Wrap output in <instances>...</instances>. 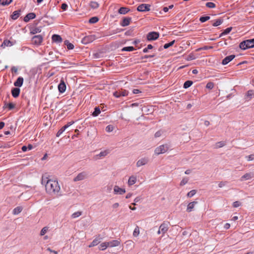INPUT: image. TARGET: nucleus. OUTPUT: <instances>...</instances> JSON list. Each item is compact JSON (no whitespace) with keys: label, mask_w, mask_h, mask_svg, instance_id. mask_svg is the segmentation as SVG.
<instances>
[{"label":"nucleus","mask_w":254,"mask_h":254,"mask_svg":"<svg viewBox=\"0 0 254 254\" xmlns=\"http://www.w3.org/2000/svg\"><path fill=\"white\" fill-rule=\"evenodd\" d=\"M227 184H228L227 181H221V182H219V183L218 184V187L219 188H222L224 186H226Z\"/></svg>","instance_id":"54"},{"label":"nucleus","mask_w":254,"mask_h":254,"mask_svg":"<svg viewBox=\"0 0 254 254\" xmlns=\"http://www.w3.org/2000/svg\"><path fill=\"white\" fill-rule=\"evenodd\" d=\"M130 9L127 7H122L118 10V12L120 14H126L129 11Z\"/></svg>","instance_id":"23"},{"label":"nucleus","mask_w":254,"mask_h":254,"mask_svg":"<svg viewBox=\"0 0 254 254\" xmlns=\"http://www.w3.org/2000/svg\"><path fill=\"white\" fill-rule=\"evenodd\" d=\"M161 134L162 131L161 130H159L155 133L154 136L155 137H160L161 135Z\"/></svg>","instance_id":"58"},{"label":"nucleus","mask_w":254,"mask_h":254,"mask_svg":"<svg viewBox=\"0 0 254 254\" xmlns=\"http://www.w3.org/2000/svg\"><path fill=\"white\" fill-rule=\"evenodd\" d=\"M128 91L125 89H121L114 92L113 95L116 98H119L122 96H126L128 95Z\"/></svg>","instance_id":"7"},{"label":"nucleus","mask_w":254,"mask_h":254,"mask_svg":"<svg viewBox=\"0 0 254 254\" xmlns=\"http://www.w3.org/2000/svg\"><path fill=\"white\" fill-rule=\"evenodd\" d=\"M219 144L218 147H221L225 145V143L223 141H220L217 143Z\"/></svg>","instance_id":"64"},{"label":"nucleus","mask_w":254,"mask_h":254,"mask_svg":"<svg viewBox=\"0 0 254 254\" xmlns=\"http://www.w3.org/2000/svg\"><path fill=\"white\" fill-rule=\"evenodd\" d=\"M45 189L46 192L49 194H56L60 191L61 189L58 181L51 180L47 181Z\"/></svg>","instance_id":"1"},{"label":"nucleus","mask_w":254,"mask_h":254,"mask_svg":"<svg viewBox=\"0 0 254 254\" xmlns=\"http://www.w3.org/2000/svg\"><path fill=\"white\" fill-rule=\"evenodd\" d=\"M210 17H200L199 20L201 22L203 23L210 19Z\"/></svg>","instance_id":"52"},{"label":"nucleus","mask_w":254,"mask_h":254,"mask_svg":"<svg viewBox=\"0 0 254 254\" xmlns=\"http://www.w3.org/2000/svg\"><path fill=\"white\" fill-rule=\"evenodd\" d=\"M100 113H101V111H100V108L99 107H96L94 108V111L92 113V115L93 117H97L100 114Z\"/></svg>","instance_id":"29"},{"label":"nucleus","mask_w":254,"mask_h":254,"mask_svg":"<svg viewBox=\"0 0 254 254\" xmlns=\"http://www.w3.org/2000/svg\"><path fill=\"white\" fill-rule=\"evenodd\" d=\"M67 7V5L66 3H63L61 6V8L63 10H66Z\"/></svg>","instance_id":"61"},{"label":"nucleus","mask_w":254,"mask_h":254,"mask_svg":"<svg viewBox=\"0 0 254 254\" xmlns=\"http://www.w3.org/2000/svg\"><path fill=\"white\" fill-rule=\"evenodd\" d=\"M108 153L107 150L101 151L99 154L96 155L97 159H100L103 157L106 156Z\"/></svg>","instance_id":"32"},{"label":"nucleus","mask_w":254,"mask_h":254,"mask_svg":"<svg viewBox=\"0 0 254 254\" xmlns=\"http://www.w3.org/2000/svg\"><path fill=\"white\" fill-rule=\"evenodd\" d=\"M241 204V203L238 201H236L233 202V206L234 207H239Z\"/></svg>","instance_id":"57"},{"label":"nucleus","mask_w":254,"mask_h":254,"mask_svg":"<svg viewBox=\"0 0 254 254\" xmlns=\"http://www.w3.org/2000/svg\"><path fill=\"white\" fill-rule=\"evenodd\" d=\"M214 87V83L211 82H208L206 85V88L209 89H212Z\"/></svg>","instance_id":"48"},{"label":"nucleus","mask_w":254,"mask_h":254,"mask_svg":"<svg viewBox=\"0 0 254 254\" xmlns=\"http://www.w3.org/2000/svg\"><path fill=\"white\" fill-rule=\"evenodd\" d=\"M101 239L102 238L99 236L91 242L89 247H92L97 246L98 244L100 243Z\"/></svg>","instance_id":"20"},{"label":"nucleus","mask_w":254,"mask_h":254,"mask_svg":"<svg viewBox=\"0 0 254 254\" xmlns=\"http://www.w3.org/2000/svg\"><path fill=\"white\" fill-rule=\"evenodd\" d=\"M141 92L138 89H134L132 90V93L133 94H138L139 93H141Z\"/></svg>","instance_id":"63"},{"label":"nucleus","mask_w":254,"mask_h":254,"mask_svg":"<svg viewBox=\"0 0 254 254\" xmlns=\"http://www.w3.org/2000/svg\"><path fill=\"white\" fill-rule=\"evenodd\" d=\"M197 203V201H194L189 203L187 206V211L190 212L192 211L195 204Z\"/></svg>","instance_id":"21"},{"label":"nucleus","mask_w":254,"mask_h":254,"mask_svg":"<svg viewBox=\"0 0 254 254\" xmlns=\"http://www.w3.org/2000/svg\"><path fill=\"white\" fill-rule=\"evenodd\" d=\"M148 162V159L147 158H142L138 160L136 162V166L139 167L141 166L145 165Z\"/></svg>","instance_id":"15"},{"label":"nucleus","mask_w":254,"mask_h":254,"mask_svg":"<svg viewBox=\"0 0 254 254\" xmlns=\"http://www.w3.org/2000/svg\"><path fill=\"white\" fill-rule=\"evenodd\" d=\"M126 192L125 189L120 188L118 186H115L114 188V193L115 194L122 195Z\"/></svg>","instance_id":"12"},{"label":"nucleus","mask_w":254,"mask_h":254,"mask_svg":"<svg viewBox=\"0 0 254 254\" xmlns=\"http://www.w3.org/2000/svg\"><path fill=\"white\" fill-rule=\"evenodd\" d=\"M81 214H82L81 211H77V212L73 213L71 215V217L72 218H77V217L80 216V215H81Z\"/></svg>","instance_id":"43"},{"label":"nucleus","mask_w":254,"mask_h":254,"mask_svg":"<svg viewBox=\"0 0 254 254\" xmlns=\"http://www.w3.org/2000/svg\"><path fill=\"white\" fill-rule=\"evenodd\" d=\"M4 107H6L8 108L9 110H12L14 108L15 105L12 103H9L8 104H5Z\"/></svg>","instance_id":"44"},{"label":"nucleus","mask_w":254,"mask_h":254,"mask_svg":"<svg viewBox=\"0 0 254 254\" xmlns=\"http://www.w3.org/2000/svg\"><path fill=\"white\" fill-rule=\"evenodd\" d=\"M248 161L253 160L254 159V155L251 154L246 157Z\"/></svg>","instance_id":"59"},{"label":"nucleus","mask_w":254,"mask_h":254,"mask_svg":"<svg viewBox=\"0 0 254 254\" xmlns=\"http://www.w3.org/2000/svg\"><path fill=\"white\" fill-rule=\"evenodd\" d=\"M139 234V228L138 226H136L135 228L134 229L133 232V235L134 237H137Z\"/></svg>","instance_id":"39"},{"label":"nucleus","mask_w":254,"mask_h":254,"mask_svg":"<svg viewBox=\"0 0 254 254\" xmlns=\"http://www.w3.org/2000/svg\"><path fill=\"white\" fill-rule=\"evenodd\" d=\"M108 247H109V243L106 242L102 243L99 246V249L100 250L104 251Z\"/></svg>","instance_id":"30"},{"label":"nucleus","mask_w":254,"mask_h":254,"mask_svg":"<svg viewBox=\"0 0 254 254\" xmlns=\"http://www.w3.org/2000/svg\"><path fill=\"white\" fill-rule=\"evenodd\" d=\"M196 190H192L188 193L187 196L188 197H191L196 193Z\"/></svg>","instance_id":"45"},{"label":"nucleus","mask_w":254,"mask_h":254,"mask_svg":"<svg viewBox=\"0 0 254 254\" xmlns=\"http://www.w3.org/2000/svg\"><path fill=\"white\" fill-rule=\"evenodd\" d=\"M131 18L130 17H124L120 22V25L123 27L127 26L130 24Z\"/></svg>","instance_id":"16"},{"label":"nucleus","mask_w":254,"mask_h":254,"mask_svg":"<svg viewBox=\"0 0 254 254\" xmlns=\"http://www.w3.org/2000/svg\"><path fill=\"white\" fill-rule=\"evenodd\" d=\"M90 6L93 8H97L99 6V4L96 1H92L90 3Z\"/></svg>","instance_id":"38"},{"label":"nucleus","mask_w":254,"mask_h":254,"mask_svg":"<svg viewBox=\"0 0 254 254\" xmlns=\"http://www.w3.org/2000/svg\"><path fill=\"white\" fill-rule=\"evenodd\" d=\"M175 42V40H173L168 43H166L164 45V48L166 49L169 48L170 47L173 46Z\"/></svg>","instance_id":"41"},{"label":"nucleus","mask_w":254,"mask_h":254,"mask_svg":"<svg viewBox=\"0 0 254 254\" xmlns=\"http://www.w3.org/2000/svg\"><path fill=\"white\" fill-rule=\"evenodd\" d=\"M88 177V173L86 171H83L79 173L76 177L73 179L74 182H77L82 181L87 179Z\"/></svg>","instance_id":"4"},{"label":"nucleus","mask_w":254,"mask_h":254,"mask_svg":"<svg viewBox=\"0 0 254 254\" xmlns=\"http://www.w3.org/2000/svg\"><path fill=\"white\" fill-rule=\"evenodd\" d=\"M205 5L209 8H213L215 6V3L212 2H208L206 3Z\"/></svg>","instance_id":"50"},{"label":"nucleus","mask_w":254,"mask_h":254,"mask_svg":"<svg viewBox=\"0 0 254 254\" xmlns=\"http://www.w3.org/2000/svg\"><path fill=\"white\" fill-rule=\"evenodd\" d=\"M74 122L73 121L68 122L66 125H64V127H66V129L69 126L72 125Z\"/></svg>","instance_id":"60"},{"label":"nucleus","mask_w":254,"mask_h":254,"mask_svg":"<svg viewBox=\"0 0 254 254\" xmlns=\"http://www.w3.org/2000/svg\"><path fill=\"white\" fill-rule=\"evenodd\" d=\"M150 5L147 4H141L139 5L137 9L139 11H146L150 10Z\"/></svg>","instance_id":"11"},{"label":"nucleus","mask_w":254,"mask_h":254,"mask_svg":"<svg viewBox=\"0 0 254 254\" xmlns=\"http://www.w3.org/2000/svg\"><path fill=\"white\" fill-rule=\"evenodd\" d=\"M66 89V85L63 80H61L58 85V90L60 93H63L65 92Z\"/></svg>","instance_id":"14"},{"label":"nucleus","mask_w":254,"mask_h":254,"mask_svg":"<svg viewBox=\"0 0 254 254\" xmlns=\"http://www.w3.org/2000/svg\"><path fill=\"white\" fill-rule=\"evenodd\" d=\"M254 178V172H250L248 173H246L243 176H242L240 179L241 181H243L245 180H249L251 179Z\"/></svg>","instance_id":"10"},{"label":"nucleus","mask_w":254,"mask_h":254,"mask_svg":"<svg viewBox=\"0 0 254 254\" xmlns=\"http://www.w3.org/2000/svg\"><path fill=\"white\" fill-rule=\"evenodd\" d=\"M159 37V33L158 32H150L147 34L146 38L149 41L157 40Z\"/></svg>","instance_id":"5"},{"label":"nucleus","mask_w":254,"mask_h":254,"mask_svg":"<svg viewBox=\"0 0 254 254\" xmlns=\"http://www.w3.org/2000/svg\"><path fill=\"white\" fill-rule=\"evenodd\" d=\"M41 31L40 27H36L31 30L30 33L32 34H35L38 33H40Z\"/></svg>","instance_id":"35"},{"label":"nucleus","mask_w":254,"mask_h":254,"mask_svg":"<svg viewBox=\"0 0 254 254\" xmlns=\"http://www.w3.org/2000/svg\"><path fill=\"white\" fill-rule=\"evenodd\" d=\"M64 44L66 46L68 50H72L74 49V45L72 43H70L68 40L64 41Z\"/></svg>","instance_id":"28"},{"label":"nucleus","mask_w":254,"mask_h":254,"mask_svg":"<svg viewBox=\"0 0 254 254\" xmlns=\"http://www.w3.org/2000/svg\"><path fill=\"white\" fill-rule=\"evenodd\" d=\"M50 180H51V179H49L47 177L45 178L43 176L41 180V183L42 184L45 185L47 184V181Z\"/></svg>","instance_id":"53"},{"label":"nucleus","mask_w":254,"mask_h":254,"mask_svg":"<svg viewBox=\"0 0 254 254\" xmlns=\"http://www.w3.org/2000/svg\"><path fill=\"white\" fill-rule=\"evenodd\" d=\"M12 72L16 73L17 72V68L15 66H12L11 68Z\"/></svg>","instance_id":"62"},{"label":"nucleus","mask_w":254,"mask_h":254,"mask_svg":"<svg viewBox=\"0 0 254 254\" xmlns=\"http://www.w3.org/2000/svg\"><path fill=\"white\" fill-rule=\"evenodd\" d=\"M107 243H109V247H117L120 244V241L118 240H113L110 242H108Z\"/></svg>","instance_id":"24"},{"label":"nucleus","mask_w":254,"mask_h":254,"mask_svg":"<svg viewBox=\"0 0 254 254\" xmlns=\"http://www.w3.org/2000/svg\"><path fill=\"white\" fill-rule=\"evenodd\" d=\"M23 209L21 206H17L12 211V213L14 215H17L20 213Z\"/></svg>","instance_id":"26"},{"label":"nucleus","mask_w":254,"mask_h":254,"mask_svg":"<svg viewBox=\"0 0 254 254\" xmlns=\"http://www.w3.org/2000/svg\"><path fill=\"white\" fill-rule=\"evenodd\" d=\"M95 40V35H88L85 36L83 38H82L81 40V42L83 44H87L88 43L92 42L93 41Z\"/></svg>","instance_id":"6"},{"label":"nucleus","mask_w":254,"mask_h":254,"mask_svg":"<svg viewBox=\"0 0 254 254\" xmlns=\"http://www.w3.org/2000/svg\"><path fill=\"white\" fill-rule=\"evenodd\" d=\"M43 37L41 35H35L32 38V43L35 45H39L43 41Z\"/></svg>","instance_id":"8"},{"label":"nucleus","mask_w":254,"mask_h":254,"mask_svg":"<svg viewBox=\"0 0 254 254\" xmlns=\"http://www.w3.org/2000/svg\"><path fill=\"white\" fill-rule=\"evenodd\" d=\"M155 56V55H145L144 56H142L141 57V60H143V59H148V58H153Z\"/></svg>","instance_id":"55"},{"label":"nucleus","mask_w":254,"mask_h":254,"mask_svg":"<svg viewBox=\"0 0 254 254\" xmlns=\"http://www.w3.org/2000/svg\"><path fill=\"white\" fill-rule=\"evenodd\" d=\"M136 178L133 176L129 177L128 181V184L129 186H132L134 185L136 182Z\"/></svg>","instance_id":"27"},{"label":"nucleus","mask_w":254,"mask_h":254,"mask_svg":"<svg viewBox=\"0 0 254 254\" xmlns=\"http://www.w3.org/2000/svg\"><path fill=\"white\" fill-rule=\"evenodd\" d=\"M66 127H64V126L59 130L58 132L57 133L56 136L59 137L63 133V132L65 130Z\"/></svg>","instance_id":"40"},{"label":"nucleus","mask_w":254,"mask_h":254,"mask_svg":"<svg viewBox=\"0 0 254 254\" xmlns=\"http://www.w3.org/2000/svg\"><path fill=\"white\" fill-rule=\"evenodd\" d=\"M35 17H24L23 20L25 22H29L30 21V19H34Z\"/></svg>","instance_id":"56"},{"label":"nucleus","mask_w":254,"mask_h":254,"mask_svg":"<svg viewBox=\"0 0 254 254\" xmlns=\"http://www.w3.org/2000/svg\"><path fill=\"white\" fill-rule=\"evenodd\" d=\"M3 45L6 47H10L13 45V43L9 40H5L2 43L1 46H3Z\"/></svg>","instance_id":"33"},{"label":"nucleus","mask_w":254,"mask_h":254,"mask_svg":"<svg viewBox=\"0 0 254 254\" xmlns=\"http://www.w3.org/2000/svg\"><path fill=\"white\" fill-rule=\"evenodd\" d=\"M239 48L243 50L254 48V38L241 42L239 44Z\"/></svg>","instance_id":"2"},{"label":"nucleus","mask_w":254,"mask_h":254,"mask_svg":"<svg viewBox=\"0 0 254 254\" xmlns=\"http://www.w3.org/2000/svg\"><path fill=\"white\" fill-rule=\"evenodd\" d=\"M23 11V10L19 9L17 10H15L13 12V14L11 16H18L21 14V12Z\"/></svg>","instance_id":"47"},{"label":"nucleus","mask_w":254,"mask_h":254,"mask_svg":"<svg viewBox=\"0 0 254 254\" xmlns=\"http://www.w3.org/2000/svg\"><path fill=\"white\" fill-rule=\"evenodd\" d=\"M232 29L233 28L232 27H230L226 28V29L223 30V34H225V35L229 34L232 31Z\"/></svg>","instance_id":"49"},{"label":"nucleus","mask_w":254,"mask_h":254,"mask_svg":"<svg viewBox=\"0 0 254 254\" xmlns=\"http://www.w3.org/2000/svg\"><path fill=\"white\" fill-rule=\"evenodd\" d=\"M53 42L56 43H60L62 42L63 39L60 35L57 34H54L52 37Z\"/></svg>","instance_id":"17"},{"label":"nucleus","mask_w":254,"mask_h":254,"mask_svg":"<svg viewBox=\"0 0 254 254\" xmlns=\"http://www.w3.org/2000/svg\"><path fill=\"white\" fill-rule=\"evenodd\" d=\"M188 181H189L188 178H183L180 183V186H184V185H186L188 183Z\"/></svg>","instance_id":"51"},{"label":"nucleus","mask_w":254,"mask_h":254,"mask_svg":"<svg viewBox=\"0 0 254 254\" xmlns=\"http://www.w3.org/2000/svg\"><path fill=\"white\" fill-rule=\"evenodd\" d=\"M12 0H0V4L2 5H6L10 3Z\"/></svg>","instance_id":"37"},{"label":"nucleus","mask_w":254,"mask_h":254,"mask_svg":"<svg viewBox=\"0 0 254 254\" xmlns=\"http://www.w3.org/2000/svg\"><path fill=\"white\" fill-rule=\"evenodd\" d=\"M114 127L112 125H108L106 127V131L108 132H110L113 130Z\"/></svg>","instance_id":"46"},{"label":"nucleus","mask_w":254,"mask_h":254,"mask_svg":"<svg viewBox=\"0 0 254 254\" xmlns=\"http://www.w3.org/2000/svg\"><path fill=\"white\" fill-rule=\"evenodd\" d=\"M253 97H254V90H249L246 94L245 99H247L248 100H249Z\"/></svg>","instance_id":"22"},{"label":"nucleus","mask_w":254,"mask_h":254,"mask_svg":"<svg viewBox=\"0 0 254 254\" xmlns=\"http://www.w3.org/2000/svg\"><path fill=\"white\" fill-rule=\"evenodd\" d=\"M135 50L134 48L132 46H128V47H124L122 49V51H128V52H130V51H133Z\"/></svg>","instance_id":"36"},{"label":"nucleus","mask_w":254,"mask_h":254,"mask_svg":"<svg viewBox=\"0 0 254 254\" xmlns=\"http://www.w3.org/2000/svg\"><path fill=\"white\" fill-rule=\"evenodd\" d=\"M169 147L168 144H163L155 148L154 152L156 155H159L165 153L169 149Z\"/></svg>","instance_id":"3"},{"label":"nucleus","mask_w":254,"mask_h":254,"mask_svg":"<svg viewBox=\"0 0 254 254\" xmlns=\"http://www.w3.org/2000/svg\"><path fill=\"white\" fill-rule=\"evenodd\" d=\"M211 22H213L212 24L213 26L216 27L221 25L223 22V19L220 18L214 21H211Z\"/></svg>","instance_id":"25"},{"label":"nucleus","mask_w":254,"mask_h":254,"mask_svg":"<svg viewBox=\"0 0 254 254\" xmlns=\"http://www.w3.org/2000/svg\"><path fill=\"white\" fill-rule=\"evenodd\" d=\"M170 223L169 222H164L159 227L160 230L161 231V233L164 234L167 232L169 229Z\"/></svg>","instance_id":"9"},{"label":"nucleus","mask_w":254,"mask_h":254,"mask_svg":"<svg viewBox=\"0 0 254 254\" xmlns=\"http://www.w3.org/2000/svg\"><path fill=\"white\" fill-rule=\"evenodd\" d=\"M99 21L98 17H92L88 21V22L90 24H94Z\"/></svg>","instance_id":"34"},{"label":"nucleus","mask_w":254,"mask_h":254,"mask_svg":"<svg viewBox=\"0 0 254 254\" xmlns=\"http://www.w3.org/2000/svg\"><path fill=\"white\" fill-rule=\"evenodd\" d=\"M49 230V227L47 226L44 227L42 228L40 232V235L41 236H44L48 231Z\"/></svg>","instance_id":"42"},{"label":"nucleus","mask_w":254,"mask_h":254,"mask_svg":"<svg viewBox=\"0 0 254 254\" xmlns=\"http://www.w3.org/2000/svg\"><path fill=\"white\" fill-rule=\"evenodd\" d=\"M20 92V88L18 87L13 88L11 89V94L14 98H17L19 96Z\"/></svg>","instance_id":"19"},{"label":"nucleus","mask_w":254,"mask_h":254,"mask_svg":"<svg viewBox=\"0 0 254 254\" xmlns=\"http://www.w3.org/2000/svg\"><path fill=\"white\" fill-rule=\"evenodd\" d=\"M193 82L191 80H187L185 81V83H184L183 87L185 89L188 88L189 87L191 86Z\"/></svg>","instance_id":"31"},{"label":"nucleus","mask_w":254,"mask_h":254,"mask_svg":"<svg viewBox=\"0 0 254 254\" xmlns=\"http://www.w3.org/2000/svg\"><path fill=\"white\" fill-rule=\"evenodd\" d=\"M23 78L20 76L18 77L16 80L14 82V85L16 87H20L23 85Z\"/></svg>","instance_id":"18"},{"label":"nucleus","mask_w":254,"mask_h":254,"mask_svg":"<svg viewBox=\"0 0 254 254\" xmlns=\"http://www.w3.org/2000/svg\"><path fill=\"white\" fill-rule=\"evenodd\" d=\"M235 57L234 55H232L226 57L222 62V64L223 65H226L228 64L229 62L232 61Z\"/></svg>","instance_id":"13"}]
</instances>
